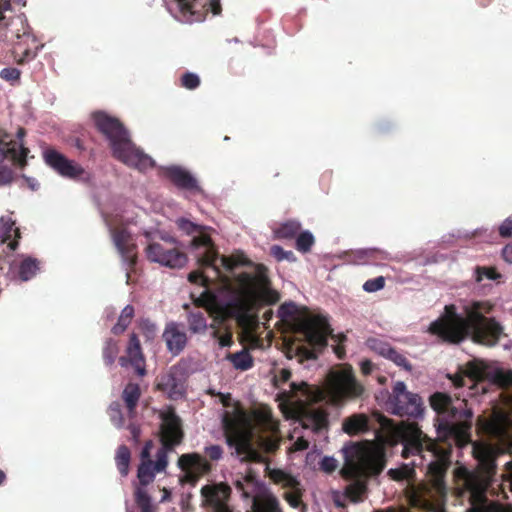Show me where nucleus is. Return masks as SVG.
Masks as SVG:
<instances>
[{"label": "nucleus", "mask_w": 512, "mask_h": 512, "mask_svg": "<svg viewBox=\"0 0 512 512\" xmlns=\"http://www.w3.org/2000/svg\"><path fill=\"white\" fill-rule=\"evenodd\" d=\"M430 405L440 416L437 425V439H431L416 422H401L397 434L403 444L402 457L419 455L427 464L428 475L437 489L444 487V479L451 464L452 446L464 447L472 442L473 412L467 408V401L454 405L452 398L442 392L430 396Z\"/></svg>", "instance_id": "obj_1"}, {"label": "nucleus", "mask_w": 512, "mask_h": 512, "mask_svg": "<svg viewBox=\"0 0 512 512\" xmlns=\"http://www.w3.org/2000/svg\"><path fill=\"white\" fill-rule=\"evenodd\" d=\"M490 301H472L457 312L454 304L446 305L444 313L429 326V332L443 342L459 344L470 338L474 343L485 346L496 345L503 333L502 325L493 317Z\"/></svg>", "instance_id": "obj_2"}, {"label": "nucleus", "mask_w": 512, "mask_h": 512, "mask_svg": "<svg viewBox=\"0 0 512 512\" xmlns=\"http://www.w3.org/2000/svg\"><path fill=\"white\" fill-rule=\"evenodd\" d=\"M265 271L263 265H258L256 274L242 272L235 278L236 286L226 303L225 311L239 324L249 323L250 313L259 306L279 301V294L270 288V280Z\"/></svg>", "instance_id": "obj_3"}, {"label": "nucleus", "mask_w": 512, "mask_h": 512, "mask_svg": "<svg viewBox=\"0 0 512 512\" xmlns=\"http://www.w3.org/2000/svg\"><path fill=\"white\" fill-rule=\"evenodd\" d=\"M342 452L344 465L340 473L351 481L345 488V495L357 503L367 492L368 478L379 475L384 469L385 459L382 453L366 443H351L344 446Z\"/></svg>", "instance_id": "obj_4"}, {"label": "nucleus", "mask_w": 512, "mask_h": 512, "mask_svg": "<svg viewBox=\"0 0 512 512\" xmlns=\"http://www.w3.org/2000/svg\"><path fill=\"white\" fill-rule=\"evenodd\" d=\"M92 119L97 130L109 141L115 159L140 171L154 166L153 159L135 146L128 130L118 118L96 111L92 114Z\"/></svg>", "instance_id": "obj_5"}, {"label": "nucleus", "mask_w": 512, "mask_h": 512, "mask_svg": "<svg viewBox=\"0 0 512 512\" xmlns=\"http://www.w3.org/2000/svg\"><path fill=\"white\" fill-rule=\"evenodd\" d=\"M495 443L474 442L473 456L478 462L477 473L484 487L490 485L497 473L496 459L499 455L512 453V430L496 425L493 427Z\"/></svg>", "instance_id": "obj_6"}, {"label": "nucleus", "mask_w": 512, "mask_h": 512, "mask_svg": "<svg viewBox=\"0 0 512 512\" xmlns=\"http://www.w3.org/2000/svg\"><path fill=\"white\" fill-rule=\"evenodd\" d=\"M326 392L332 403L340 404L345 400L360 397L364 392V387L357 381L352 367L347 366L328 373Z\"/></svg>", "instance_id": "obj_7"}, {"label": "nucleus", "mask_w": 512, "mask_h": 512, "mask_svg": "<svg viewBox=\"0 0 512 512\" xmlns=\"http://www.w3.org/2000/svg\"><path fill=\"white\" fill-rule=\"evenodd\" d=\"M170 14L179 22L203 21L209 12L219 15L222 11L220 0H167Z\"/></svg>", "instance_id": "obj_8"}, {"label": "nucleus", "mask_w": 512, "mask_h": 512, "mask_svg": "<svg viewBox=\"0 0 512 512\" xmlns=\"http://www.w3.org/2000/svg\"><path fill=\"white\" fill-rule=\"evenodd\" d=\"M386 405L391 414L413 419L422 417L425 410L419 394L408 391L403 381H397L393 385Z\"/></svg>", "instance_id": "obj_9"}, {"label": "nucleus", "mask_w": 512, "mask_h": 512, "mask_svg": "<svg viewBox=\"0 0 512 512\" xmlns=\"http://www.w3.org/2000/svg\"><path fill=\"white\" fill-rule=\"evenodd\" d=\"M225 436L226 443L235 449V454L241 462H265V457L253 446L251 431L236 422L225 420Z\"/></svg>", "instance_id": "obj_10"}, {"label": "nucleus", "mask_w": 512, "mask_h": 512, "mask_svg": "<svg viewBox=\"0 0 512 512\" xmlns=\"http://www.w3.org/2000/svg\"><path fill=\"white\" fill-rule=\"evenodd\" d=\"M146 256L152 261L169 268H181L187 262V256L179 249L173 237H161V241L150 243L146 248Z\"/></svg>", "instance_id": "obj_11"}, {"label": "nucleus", "mask_w": 512, "mask_h": 512, "mask_svg": "<svg viewBox=\"0 0 512 512\" xmlns=\"http://www.w3.org/2000/svg\"><path fill=\"white\" fill-rule=\"evenodd\" d=\"M299 332L303 334L306 342L314 349H323L327 346V338L332 329L322 315L309 316L299 323Z\"/></svg>", "instance_id": "obj_12"}, {"label": "nucleus", "mask_w": 512, "mask_h": 512, "mask_svg": "<svg viewBox=\"0 0 512 512\" xmlns=\"http://www.w3.org/2000/svg\"><path fill=\"white\" fill-rule=\"evenodd\" d=\"M45 163L63 177L89 181L90 174L76 162L69 160L55 149H47L44 152Z\"/></svg>", "instance_id": "obj_13"}, {"label": "nucleus", "mask_w": 512, "mask_h": 512, "mask_svg": "<svg viewBox=\"0 0 512 512\" xmlns=\"http://www.w3.org/2000/svg\"><path fill=\"white\" fill-rule=\"evenodd\" d=\"M162 423L160 425V441L162 446L168 449H174L179 445L183 438L182 420L176 414L173 407H169L160 414Z\"/></svg>", "instance_id": "obj_14"}, {"label": "nucleus", "mask_w": 512, "mask_h": 512, "mask_svg": "<svg viewBox=\"0 0 512 512\" xmlns=\"http://www.w3.org/2000/svg\"><path fill=\"white\" fill-rule=\"evenodd\" d=\"M178 466L185 473V481L191 484H195L212 469L211 464L199 453L182 454L178 458Z\"/></svg>", "instance_id": "obj_15"}, {"label": "nucleus", "mask_w": 512, "mask_h": 512, "mask_svg": "<svg viewBox=\"0 0 512 512\" xmlns=\"http://www.w3.org/2000/svg\"><path fill=\"white\" fill-rule=\"evenodd\" d=\"M199 235L193 237L191 240V246L195 249L203 248L204 251L197 255L198 264L202 268H213L217 277H221V271L219 266L216 265V262L219 258L218 251L211 239V237L202 232V228Z\"/></svg>", "instance_id": "obj_16"}, {"label": "nucleus", "mask_w": 512, "mask_h": 512, "mask_svg": "<svg viewBox=\"0 0 512 512\" xmlns=\"http://www.w3.org/2000/svg\"><path fill=\"white\" fill-rule=\"evenodd\" d=\"M29 149L20 144L19 149L15 140L11 139L10 135L0 128V162L4 159H11L13 164L21 169L27 165V155Z\"/></svg>", "instance_id": "obj_17"}, {"label": "nucleus", "mask_w": 512, "mask_h": 512, "mask_svg": "<svg viewBox=\"0 0 512 512\" xmlns=\"http://www.w3.org/2000/svg\"><path fill=\"white\" fill-rule=\"evenodd\" d=\"M112 239L123 261L129 269L136 265V245L132 241L130 232L124 227H115L111 230Z\"/></svg>", "instance_id": "obj_18"}, {"label": "nucleus", "mask_w": 512, "mask_h": 512, "mask_svg": "<svg viewBox=\"0 0 512 512\" xmlns=\"http://www.w3.org/2000/svg\"><path fill=\"white\" fill-rule=\"evenodd\" d=\"M118 363L121 367L132 366L139 376L146 374L145 370V357L142 352V347L138 336L132 333L126 347V355L118 358Z\"/></svg>", "instance_id": "obj_19"}, {"label": "nucleus", "mask_w": 512, "mask_h": 512, "mask_svg": "<svg viewBox=\"0 0 512 512\" xmlns=\"http://www.w3.org/2000/svg\"><path fill=\"white\" fill-rule=\"evenodd\" d=\"M230 491V487L225 484L205 485L201 488V495L205 502L213 507V512H233L225 502Z\"/></svg>", "instance_id": "obj_20"}, {"label": "nucleus", "mask_w": 512, "mask_h": 512, "mask_svg": "<svg viewBox=\"0 0 512 512\" xmlns=\"http://www.w3.org/2000/svg\"><path fill=\"white\" fill-rule=\"evenodd\" d=\"M39 264V261L32 257H26L20 262L14 261L9 264L6 277L10 280L28 281L36 275Z\"/></svg>", "instance_id": "obj_21"}, {"label": "nucleus", "mask_w": 512, "mask_h": 512, "mask_svg": "<svg viewBox=\"0 0 512 512\" xmlns=\"http://www.w3.org/2000/svg\"><path fill=\"white\" fill-rule=\"evenodd\" d=\"M163 339L167 349L173 355H179L186 347L187 335L179 328V324L170 322L166 325L163 332Z\"/></svg>", "instance_id": "obj_22"}, {"label": "nucleus", "mask_w": 512, "mask_h": 512, "mask_svg": "<svg viewBox=\"0 0 512 512\" xmlns=\"http://www.w3.org/2000/svg\"><path fill=\"white\" fill-rule=\"evenodd\" d=\"M164 175L178 188L193 191L198 189L197 180L185 169L171 166L165 169Z\"/></svg>", "instance_id": "obj_23"}, {"label": "nucleus", "mask_w": 512, "mask_h": 512, "mask_svg": "<svg viewBox=\"0 0 512 512\" xmlns=\"http://www.w3.org/2000/svg\"><path fill=\"white\" fill-rule=\"evenodd\" d=\"M342 429L348 435H358L368 432L369 418L365 414H353L343 420Z\"/></svg>", "instance_id": "obj_24"}, {"label": "nucleus", "mask_w": 512, "mask_h": 512, "mask_svg": "<svg viewBox=\"0 0 512 512\" xmlns=\"http://www.w3.org/2000/svg\"><path fill=\"white\" fill-rule=\"evenodd\" d=\"M304 428L311 429L315 433H319L328 426V415L325 411L315 409L305 415L302 420Z\"/></svg>", "instance_id": "obj_25"}, {"label": "nucleus", "mask_w": 512, "mask_h": 512, "mask_svg": "<svg viewBox=\"0 0 512 512\" xmlns=\"http://www.w3.org/2000/svg\"><path fill=\"white\" fill-rule=\"evenodd\" d=\"M141 396V390L138 384L136 383H128L123 392L122 399L126 405L128 410V414L130 417H134L136 413V407L138 405V401Z\"/></svg>", "instance_id": "obj_26"}, {"label": "nucleus", "mask_w": 512, "mask_h": 512, "mask_svg": "<svg viewBox=\"0 0 512 512\" xmlns=\"http://www.w3.org/2000/svg\"><path fill=\"white\" fill-rule=\"evenodd\" d=\"M465 375L472 381H483L491 379L492 373L489 367L482 361L474 360L465 366Z\"/></svg>", "instance_id": "obj_27"}, {"label": "nucleus", "mask_w": 512, "mask_h": 512, "mask_svg": "<svg viewBox=\"0 0 512 512\" xmlns=\"http://www.w3.org/2000/svg\"><path fill=\"white\" fill-rule=\"evenodd\" d=\"M14 236V239L8 243V247L11 250H16L18 247V240L20 238V231L17 227L14 226V222L9 219L5 220L4 218L0 219V240L2 242H7Z\"/></svg>", "instance_id": "obj_28"}, {"label": "nucleus", "mask_w": 512, "mask_h": 512, "mask_svg": "<svg viewBox=\"0 0 512 512\" xmlns=\"http://www.w3.org/2000/svg\"><path fill=\"white\" fill-rule=\"evenodd\" d=\"M253 512H281L279 501L272 494L254 497Z\"/></svg>", "instance_id": "obj_29"}, {"label": "nucleus", "mask_w": 512, "mask_h": 512, "mask_svg": "<svg viewBox=\"0 0 512 512\" xmlns=\"http://www.w3.org/2000/svg\"><path fill=\"white\" fill-rule=\"evenodd\" d=\"M226 359L232 363L235 369L241 371L249 370L254 365L253 357L246 349L236 353H229Z\"/></svg>", "instance_id": "obj_30"}, {"label": "nucleus", "mask_w": 512, "mask_h": 512, "mask_svg": "<svg viewBox=\"0 0 512 512\" xmlns=\"http://www.w3.org/2000/svg\"><path fill=\"white\" fill-rule=\"evenodd\" d=\"M256 485V477L251 472L234 481L236 490L241 492L242 497L245 499H248L253 495Z\"/></svg>", "instance_id": "obj_31"}, {"label": "nucleus", "mask_w": 512, "mask_h": 512, "mask_svg": "<svg viewBox=\"0 0 512 512\" xmlns=\"http://www.w3.org/2000/svg\"><path fill=\"white\" fill-rule=\"evenodd\" d=\"M134 313L135 310L132 305L125 306L122 309L120 316L118 317L117 323L111 328V332L114 335H120L124 333V331L131 324Z\"/></svg>", "instance_id": "obj_32"}, {"label": "nucleus", "mask_w": 512, "mask_h": 512, "mask_svg": "<svg viewBox=\"0 0 512 512\" xmlns=\"http://www.w3.org/2000/svg\"><path fill=\"white\" fill-rule=\"evenodd\" d=\"M120 347L117 340L108 338L102 348V357L106 366H112L119 354Z\"/></svg>", "instance_id": "obj_33"}, {"label": "nucleus", "mask_w": 512, "mask_h": 512, "mask_svg": "<svg viewBox=\"0 0 512 512\" xmlns=\"http://www.w3.org/2000/svg\"><path fill=\"white\" fill-rule=\"evenodd\" d=\"M300 230L301 225L299 222L289 220L275 229L274 233L278 239H292L299 234Z\"/></svg>", "instance_id": "obj_34"}, {"label": "nucleus", "mask_w": 512, "mask_h": 512, "mask_svg": "<svg viewBox=\"0 0 512 512\" xmlns=\"http://www.w3.org/2000/svg\"><path fill=\"white\" fill-rule=\"evenodd\" d=\"M187 321L189 330L194 334L204 333L207 329V318L202 311L191 312Z\"/></svg>", "instance_id": "obj_35"}, {"label": "nucleus", "mask_w": 512, "mask_h": 512, "mask_svg": "<svg viewBox=\"0 0 512 512\" xmlns=\"http://www.w3.org/2000/svg\"><path fill=\"white\" fill-rule=\"evenodd\" d=\"M130 459L131 452L129 448L126 445L119 446L116 452L115 461L118 471L122 476L128 475Z\"/></svg>", "instance_id": "obj_36"}, {"label": "nucleus", "mask_w": 512, "mask_h": 512, "mask_svg": "<svg viewBox=\"0 0 512 512\" xmlns=\"http://www.w3.org/2000/svg\"><path fill=\"white\" fill-rule=\"evenodd\" d=\"M135 503L141 512H154L156 506L152 503V498L142 487H137L134 492Z\"/></svg>", "instance_id": "obj_37"}, {"label": "nucleus", "mask_w": 512, "mask_h": 512, "mask_svg": "<svg viewBox=\"0 0 512 512\" xmlns=\"http://www.w3.org/2000/svg\"><path fill=\"white\" fill-rule=\"evenodd\" d=\"M221 266L227 271L232 272L238 266H250L252 262L243 254L222 256L220 258Z\"/></svg>", "instance_id": "obj_38"}, {"label": "nucleus", "mask_w": 512, "mask_h": 512, "mask_svg": "<svg viewBox=\"0 0 512 512\" xmlns=\"http://www.w3.org/2000/svg\"><path fill=\"white\" fill-rule=\"evenodd\" d=\"M155 469L153 467V461L148 459L146 461H142L138 467L137 477L142 486H147L150 484L155 477Z\"/></svg>", "instance_id": "obj_39"}, {"label": "nucleus", "mask_w": 512, "mask_h": 512, "mask_svg": "<svg viewBox=\"0 0 512 512\" xmlns=\"http://www.w3.org/2000/svg\"><path fill=\"white\" fill-rule=\"evenodd\" d=\"M367 346L374 351L375 353L379 354L380 356L387 358V356L392 351L393 347L386 341H383L379 338H369L367 340Z\"/></svg>", "instance_id": "obj_40"}, {"label": "nucleus", "mask_w": 512, "mask_h": 512, "mask_svg": "<svg viewBox=\"0 0 512 512\" xmlns=\"http://www.w3.org/2000/svg\"><path fill=\"white\" fill-rule=\"evenodd\" d=\"M468 512H512V506L491 501L484 503L478 507L472 508Z\"/></svg>", "instance_id": "obj_41"}, {"label": "nucleus", "mask_w": 512, "mask_h": 512, "mask_svg": "<svg viewBox=\"0 0 512 512\" xmlns=\"http://www.w3.org/2000/svg\"><path fill=\"white\" fill-rule=\"evenodd\" d=\"M314 243L315 239L311 232H299L296 238V249L302 253H307L311 250Z\"/></svg>", "instance_id": "obj_42"}, {"label": "nucleus", "mask_w": 512, "mask_h": 512, "mask_svg": "<svg viewBox=\"0 0 512 512\" xmlns=\"http://www.w3.org/2000/svg\"><path fill=\"white\" fill-rule=\"evenodd\" d=\"M358 263H374L377 259H387V254L375 249L361 250L357 252Z\"/></svg>", "instance_id": "obj_43"}, {"label": "nucleus", "mask_w": 512, "mask_h": 512, "mask_svg": "<svg viewBox=\"0 0 512 512\" xmlns=\"http://www.w3.org/2000/svg\"><path fill=\"white\" fill-rule=\"evenodd\" d=\"M386 359L392 361L395 365L401 367L407 372H411L413 370V366L406 356L395 348L392 349Z\"/></svg>", "instance_id": "obj_44"}, {"label": "nucleus", "mask_w": 512, "mask_h": 512, "mask_svg": "<svg viewBox=\"0 0 512 512\" xmlns=\"http://www.w3.org/2000/svg\"><path fill=\"white\" fill-rule=\"evenodd\" d=\"M258 445L264 452L274 453L279 448L280 440L274 435L266 437L261 436L258 439Z\"/></svg>", "instance_id": "obj_45"}, {"label": "nucleus", "mask_w": 512, "mask_h": 512, "mask_svg": "<svg viewBox=\"0 0 512 512\" xmlns=\"http://www.w3.org/2000/svg\"><path fill=\"white\" fill-rule=\"evenodd\" d=\"M200 83V77L192 72H185L180 77V86L188 90H195L200 86Z\"/></svg>", "instance_id": "obj_46"}, {"label": "nucleus", "mask_w": 512, "mask_h": 512, "mask_svg": "<svg viewBox=\"0 0 512 512\" xmlns=\"http://www.w3.org/2000/svg\"><path fill=\"white\" fill-rule=\"evenodd\" d=\"M415 471L408 465H403L397 469H390L388 471L389 476L396 481L408 480L414 475Z\"/></svg>", "instance_id": "obj_47"}, {"label": "nucleus", "mask_w": 512, "mask_h": 512, "mask_svg": "<svg viewBox=\"0 0 512 512\" xmlns=\"http://www.w3.org/2000/svg\"><path fill=\"white\" fill-rule=\"evenodd\" d=\"M475 279L477 282H481L484 278L490 280H497L501 275L497 272L494 267L478 266L475 270Z\"/></svg>", "instance_id": "obj_48"}, {"label": "nucleus", "mask_w": 512, "mask_h": 512, "mask_svg": "<svg viewBox=\"0 0 512 512\" xmlns=\"http://www.w3.org/2000/svg\"><path fill=\"white\" fill-rule=\"evenodd\" d=\"M270 253L277 261L287 260L294 262L296 260V256L292 251H286L279 245H273L270 249Z\"/></svg>", "instance_id": "obj_49"}, {"label": "nucleus", "mask_w": 512, "mask_h": 512, "mask_svg": "<svg viewBox=\"0 0 512 512\" xmlns=\"http://www.w3.org/2000/svg\"><path fill=\"white\" fill-rule=\"evenodd\" d=\"M173 449H168L162 446L156 453V462H153V467L156 472H162L166 469L168 465V456L167 452L172 451Z\"/></svg>", "instance_id": "obj_50"}, {"label": "nucleus", "mask_w": 512, "mask_h": 512, "mask_svg": "<svg viewBox=\"0 0 512 512\" xmlns=\"http://www.w3.org/2000/svg\"><path fill=\"white\" fill-rule=\"evenodd\" d=\"M491 379L500 386L507 387L512 385V372L497 370L492 374Z\"/></svg>", "instance_id": "obj_51"}, {"label": "nucleus", "mask_w": 512, "mask_h": 512, "mask_svg": "<svg viewBox=\"0 0 512 512\" xmlns=\"http://www.w3.org/2000/svg\"><path fill=\"white\" fill-rule=\"evenodd\" d=\"M384 286H385V278L383 276H379V277L367 280L363 284V289L366 292L372 293V292H376V291L383 289Z\"/></svg>", "instance_id": "obj_52"}, {"label": "nucleus", "mask_w": 512, "mask_h": 512, "mask_svg": "<svg viewBox=\"0 0 512 512\" xmlns=\"http://www.w3.org/2000/svg\"><path fill=\"white\" fill-rule=\"evenodd\" d=\"M109 414L112 422L121 427L124 424V418L121 412L120 404L117 402H113L109 407Z\"/></svg>", "instance_id": "obj_53"}, {"label": "nucleus", "mask_w": 512, "mask_h": 512, "mask_svg": "<svg viewBox=\"0 0 512 512\" xmlns=\"http://www.w3.org/2000/svg\"><path fill=\"white\" fill-rule=\"evenodd\" d=\"M176 224L180 230L187 234H194L200 232L201 226L191 222L188 219L180 218L176 221Z\"/></svg>", "instance_id": "obj_54"}, {"label": "nucleus", "mask_w": 512, "mask_h": 512, "mask_svg": "<svg viewBox=\"0 0 512 512\" xmlns=\"http://www.w3.org/2000/svg\"><path fill=\"white\" fill-rule=\"evenodd\" d=\"M273 478L276 482H282L285 486H289L292 488H294L298 484V482L296 481L295 478L284 473L281 470H275L274 474H273Z\"/></svg>", "instance_id": "obj_55"}, {"label": "nucleus", "mask_w": 512, "mask_h": 512, "mask_svg": "<svg viewBox=\"0 0 512 512\" xmlns=\"http://www.w3.org/2000/svg\"><path fill=\"white\" fill-rule=\"evenodd\" d=\"M188 280L193 284H198L203 287H208L210 279L201 271H192L188 275Z\"/></svg>", "instance_id": "obj_56"}, {"label": "nucleus", "mask_w": 512, "mask_h": 512, "mask_svg": "<svg viewBox=\"0 0 512 512\" xmlns=\"http://www.w3.org/2000/svg\"><path fill=\"white\" fill-rule=\"evenodd\" d=\"M204 453L211 461H218L222 458L223 448L220 445H209L205 447Z\"/></svg>", "instance_id": "obj_57"}, {"label": "nucleus", "mask_w": 512, "mask_h": 512, "mask_svg": "<svg viewBox=\"0 0 512 512\" xmlns=\"http://www.w3.org/2000/svg\"><path fill=\"white\" fill-rule=\"evenodd\" d=\"M14 179V171L11 167L0 166V186L10 184Z\"/></svg>", "instance_id": "obj_58"}, {"label": "nucleus", "mask_w": 512, "mask_h": 512, "mask_svg": "<svg viewBox=\"0 0 512 512\" xmlns=\"http://www.w3.org/2000/svg\"><path fill=\"white\" fill-rule=\"evenodd\" d=\"M20 74V71L13 67L4 68L0 71V77L10 82L19 80Z\"/></svg>", "instance_id": "obj_59"}, {"label": "nucleus", "mask_w": 512, "mask_h": 512, "mask_svg": "<svg viewBox=\"0 0 512 512\" xmlns=\"http://www.w3.org/2000/svg\"><path fill=\"white\" fill-rule=\"evenodd\" d=\"M213 337L218 339L220 347H230L233 344L232 334L227 331L225 334H220L218 330L213 332Z\"/></svg>", "instance_id": "obj_60"}, {"label": "nucleus", "mask_w": 512, "mask_h": 512, "mask_svg": "<svg viewBox=\"0 0 512 512\" xmlns=\"http://www.w3.org/2000/svg\"><path fill=\"white\" fill-rule=\"evenodd\" d=\"M297 312V306L293 302L284 303L279 307V315L282 318L292 317Z\"/></svg>", "instance_id": "obj_61"}, {"label": "nucleus", "mask_w": 512, "mask_h": 512, "mask_svg": "<svg viewBox=\"0 0 512 512\" xmlns=\"http://www.w3.org/2000/svg\"><path fill=\"white\" fill-rule=\"evenodd\" d=\"M498 231L499 235L503 238L512 237V215L502 222Z\"/></svg>", "instance_id": "obj_62"}, {"label": "nucleus", "mask_w": 512, "mask_h": 512, "mask_svg": "<svg viewBox=\"0 0 512 512\" xmlns=\"http://www.w3.org/2000/svg\"><path fill=\"white\" fill-rule=\"evenodd\" d=\"M320 467L324 472L332 473L338 467V462L333 457H324L320 463Z\"/></svg>", "instance_id": "obj_63"}, {"label": "nucleus", "mask_w": 512, "mask_h": 512, "mask_svg": "<svg viewBox=\"0 0 512 512\" xmlns=\"http://www.w3.org/2000/svg\"><path fill=\"white\" fill-rule=\"evenodd\" d=\"M296 352L299 356H301L304 359H315L316 358L315 352L304 345L298 346L296 349Z\"/></svg>", "instance_id": "obj_64"}]
</instances>
